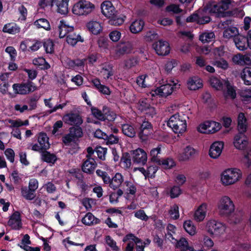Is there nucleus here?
<instances>
[{
  "instance_id": "9d476101",
  "label": "nucleus",
  "mask_w": 251,
  "mask_h": 251,
  "mask_svg": "<svg viewBox=\"0 0 251 251\" xmlns=\"http://www.w3.org/2000/svg\"><path fill=\"white\" fill-rule=\"evenodd\" d=\"M132 159L134 163L144 165L147 161V154L142 149L138 148L131 151Z\"/></svg>"
},
{
  "instance_id": "c756f323",
  "label": "nucleus",
  "mask_w": 251,
  "mask_h": 251,
  "mask_svg": "<svg viewBox=\"0 0 251 251\" xmlns=\"http://www.w3.org/2000/svg\"><path fill=\"white\" fill-rule=\"evenodd\" d=\"M66 41L69 44L74 46L78 42H83V39L80 35L76 34L73 31L70 32V34L67 35Z\"/></svg>"
},
{
  "instance_id": "6e6552de",
  "label": "nucleus",
  "mask_w": 251,
  "mask_h": 251,
  "mask_svg": "<svg viewBox=\"0 0 251 251\" xmlns=\"http://www.w3.org/2000/svg\"><path fill=\"white\" fill-rule=\"evenodd\" d=\"M206 227L208 233L216 236L223 234L226 230V226L223 224L213 220L207 222Z\"/></svg>"
},
{
  "instance_id": "774afa93",
  "label": "nucleus",
  "mask_w": 251,
  "mask_h": 251,
  "mask_svg": "<svg viewBox=\"0 0 251 251\" xmlns=\"http://www.w3.org/2000/svg\"><path fill=\"white\" fill-rule=\"evenodd\" d=\"M106 151V149L99 147L96 149L95 152L100 159L104 160H105Z\"/></svg>"
},
{
  "instance_id": "4d7b16f0",
  "label": "nucleus",
  "mask_w": 251,
  "mask_h": 251,
  "mask_svg": "<svg viewBox=\"0 0 251 251\" xmlns=\"http://www.w3.org/2000/svg\"><path fill=\"white\" fill-rule=\"evenodd\" d=\"M209 129H208V134L213 133L219 130L221 127L220 123L214 121H208Z\"/></svg>"
},
{
  "instance_id": "a18cd8bd",
  "label": "nucleus",
  "mask_w": 251,
  "mask_h": 251,
  "mask_svg": "<svg viewBox=\"0 0 251 251\" xmlns=\"http://www.w3.org/2000/svg\"><path fill=\"white\" fill-rule=\"evenodd\" d=\"M105 242L109 248L106 249L107 251H119V248L116 245V242L112 238L107 235L105 237Z\"/></svg>"
},
{
  "instance_id": "e433bc0d",
  "label": "nucleus",
  "mask_w": 251,
  "mask_h": 251,
  "mask_svg": "<svg viewBox=\"0 0 251 251\" xmlns=\"http://www.w3.org/2000/svg\"><path fill=\"white\" fill-rule=\"evenodd\" d=\"M242 79L246 85H251V68L246 67L240 74Z\"/></svg>"
},
{
  "instance_id": "f257e3e1",
  "label": "nucleus",
  "mask_w": 251,
  "mask_h": 251,
  "mask_svg": "<svg viewBox=\"0 0 251 251\" xmlns=\"http://www.w3.org/2000/svg\"><path fill=\"white\" fill-rule=\"evenodd\" d=\"M187 118L188 117L185 115L176 113L170 118L167 122V125L176 133H183L186 130Z\"/></svg>"
},
{
  "instance_id": "ddd939ff",
  "label": "nucleus",
  "mask_w": 251,
  "mask_h": 251,
  "mask_svg": "<svg viewBox=\"0 0 251 251\" xmlns=\"http://www.w3.org/2000/svg\"><path fill=\"white\" fill-rule=\"evenodd\" d=\"M224 146V144L223 142L218 141L213 143L209 149L210 156L214 159L218 158L222 153Z\"/></svg>"
},
{
  "instance_id": "338daca9",
  "label": "nucleus",
  "mask_w": 251,
  "mask_h": 251,
  "mask_svg": "<svg viewBox=\"0 0 251 251\" xmlns=\"http://www.w3.org/2000/svg\"><path fill=\"white\" fill-rule=\"evenodd\" d=\"M240 95L244 100H249L251 98V89H242L240 92Z\"/></svg>"
},
{
  "instance_id": "5701e85b",
  "label": "nucleus",
  "mask_w": 251,
  "mask_h": 251,
  "mask_svg": "<svg viewBox=\"0 0 251 251\" xmlns=\"http://www.w3.org/2000/svg\"><path fill=\"white\" fill-rule=\"evenodd\" d=\"M124 181L123 176L120 173H117L111 178L108 186L110 188L115 190L121 186Z\"/></svg>"
},
{
  "instance_id": "bf43d9fd",
  "label": "nucleus",
  "mask_w": 251,
  "mask_h": 251,
  "mask_svg": "<svg viewBox=\"0 0 251 251\" xmlns=\"http://www.w3.org/2000/svg\"><path fill=\"white\" fill-rule=\"evenodd\" d=\"M245 55L238 53L233 56L231 60L236 65H244Z\"/></svg>"
},
{
  "instance_id": "1a4fd4ad",
  "label": "nucleus",
  "mask_w": 251,
  "mask_h": 251,
  "mask_svg": "<svg viewBox=\"0 0 251 251\" xmlns=\"http://www.w3.org/2000/svg\"><path fill=\"white\" fill-rule=\"evenodd\" d=\"M92 112L96 118L101 121H104L106 119L108 121H113L116 118L115 114L110 111L109 108L105 106L103 107L102 111L94 108L92 109Z\"/></svg>"
},
{
  "instance_id": "37998d69",
  "label": "nucleus",
  "mask_w": 251,
  "mask_h": 251,
  "mask_svg": "<svg viewBox=\"0 0 251 251\" xmlns=\"http://www.w3.org/2000/svg\"><path fill=\"white\" fill-rule=\"evenodd\" d=\"M183 227L185 230L190 235H194L197 232L196 226L190 220H187L184 222Z\"/></svg>"
},
{
  "instance_id": "e2e57ef3",
  "label": "nucleus",
  "mask_w": 251,
  "mask_h": 251,
  "mask_svg": "<svg viewBox=\"0 0 251 251\" xmlns=\"http://www.w3.org/2000/svg\"><path fill=\"white\" fill-rule=\"evenodd\" d=\"M161 148L158 146L157 148L152 149L150 152L151 156V161L156 162H160V160L157 158V155L160 153Z\"/></svg>"
},
{
  "instance_id": "8fccbe9b",
  "label": "nucleus",
  "mask_w": 251,
  "mask_h": 251,
  "mask_svg": "<svg viewBox=\"0 0 251 251\" xmlns=\"http://www.w3.org/2000/svg\"><path fill=\"white\" fill-rule=\"evenodd\" d=\"M212 64L214 66L224 70H227L229 67L228 62L223 58L213 61Z\"/></svg>"
},
{
  "instance_id": "a878e982",
  "label": "nucleus",
  "mask_w": 251,
  "mask_h": 251,
  "mask_svg": "<svg viewBox=\"0 0 251 251\" xmlns=\"http://www.w3.org/2000/svg\"><path fill=\"white\" fill-rule=\"evenodd\" d=\"M197 153V151L191 146L186 147L180 155V159L183 161L188 160L195 156Z\"/></svg>"
},
{
  "instance_id": "c03bdc74",
  "label": "nucleus",
  "mask_w": 251,
  "mask_h": 251,
  "mask_svg": "<svg viewBox=\"0 0 251 251\" xmlns=\"http://www.w3.org/2000/svg\"><path fill=\"white\" fill-rule=\"evenodd\" d=\"M215 34L213 32H204L200 35V40L202 43H208L213 41L215 39Z\"/></svg>"
},
{
  "instance_id": "7ed1b4c3",
  "label": "nucleus",
  "mask_w": 251,
  "mask_h": 251,
  "mask_svg": "<svg viewBox=\"0 0 251 251\" xmlns=\"http://www.w3.org/2000/svg\"><path fill=\"white\" fill-rule=\"evenodd\" d=\"M241 170L237 168H230L224 171L221 175V182L224 186L232 185L242 177Z\"/></svg>"
},
{
  "instance_id": "9b49d317",
  "label": "nucleus",
  "mask_w": 251,
  "mask_h": 251,
  "mask_svg": "<svg viewBox=\"0 0 251 251\" xmlns=\"http://www.w3.org/2000/svg\"><path fill=\"white\" fill-rule=\"evenodd\" d=\"M153 48L159 55H166L170 51L169 43L165 41L159 40L153 44Z\"/></svg>"
},
{
  "instance_id": "ea45409f",
  "label": "nucleus",
  "mask_w": 251,
  "mask_h": 251,
  "mask_svg": "<svg viewBox=\"0 0 251 251\" xmlns=\"http://www.w3.org/2000/svg\"><path fill=\"white\" fill-rule=\"evenodd\" d=\"M100 220L96 218L91 213H88L82 219V222L88 226L96 224L99 222Z\"/></svg>"
},
{
  "instance_id": "052dcab7",
  "label": "nucleus",
  "mask_w": 251,
  "mask_h": 251,
  "mask_svg": "<svg viewBox=\"0 0 251 251\" xmlns=\"http://www.w3.org/2000/svg\"><path fill=\"white\" fill-rule=\"evenodd\" d=\"M45 50L47 53H52L54 51L53 42L50 39L45 40L43 43Z\"/></svg>"
},
{
  "instance_id": "423d86ee",
  "label": "nucleus",
  "mask_w": 251,
  "mask_h": 251,
  "mask_svg": "<svg viewBox=\"0 0 251 251\" xmlns=\"http://www.w3.org/2000/svg\"><path fill=\"white\" fill-rule=\"evenodd\" d=\"M171 83H167L160 87L157 88L154 90H152L151 92V95L152 96H159L162 97H166L168 96L171 95L175 88L177 84V80L176 81L175 80L171 81Z\"/></svg>"
},
{
  "instance_id": "603ef678",
  "label": "nucleus",
  "mask_w": 251,
  "mask_h": 251,
  "mask_svg": "<svg viewBox=\"0 0 251 251\" xmlns=\"http://www.w3.org/2000/svg\"><path fill=\"white\" fill-rule=\"evenodd\" d=\"M109 19V24L116 26L121 25L124 21V20L122 18L119 17L117 15V13L114 14L112 17H110Z\"/></svg>"
},
{
  "instance_id": "2eb2a0df",
  "label": "nucleus",
  "mask_w": 251,
  "mask_h": 251,
  "mask_svg": "<svg viewBox=\"0 0 251 251\" xmlns=\"http://www.w3.org/2000/svg\"><path fill=\"white\" fill-rule=\"evenodd\" d=\"M133 49L132 42L127 41L121 43L118 47L116 51V55L120 56L125 54H128L131 52Z\"/></svg>"
},
{
  "instance_id": "09e8293b",
  "label": "nucleus",
  "mask_w": 251,
  "mask_h": 251,
  "mask_svg": "<svg viewBox=\"0 0 251 251\" xmlns=\"http://www.w3.org/2000/svg\"><path fill=\"white\" fill-rule=\"evenodd\" d=\"M34 24L38 28H43L46 30H48L50 28L49 22L45 19H38L34 22Z\"/></svg>"
},
{
  "instance_id": "72a5a7b5",
  "label": "nucleus",
  "mask_w": 251,
  "mask_h": 251,
  "mask_svg": "<svg viewBox=\"0 0 251 251\" xmlns=\"http://www.w3.org/2000/svg\"><path fill=\"white\" fill-rule=\"evenodd\" d=\"M2 31L5 33L15 34L20 32V28L15 23H10L4 25Z\"/></svg>"
},
{
  "instance_id": "cd10ccee",
  "label": "nucleus",
  "mask_w": 251,
  "mask_h": 251,
  "mask_svg": "<svg viewBox=\"0 0 251 251\" xmlns=\"http://www.w3.org/2000/svg\"><path fill=\"white\" fill-rule=\"evenodd\" d=\"M91 82L95 88L101 93L107 95L110 94L111 92L109 88L104 85H102L98 78H94L91 80Z\"/></svg>"
},
{
  "instance_id": "f3484780",
  "label": "nucleus",
  "mask_w": 251,
  "mask_h": 251,
  "mask_svg": "<svg viewBox=\"0 0 251 251\" xmlns=\"http://www.w3.org/2000/svg\"><path fill=\"white\" fill-rule=\"evenodd\" d=\"M8 225L13 229H20L22 226L20 214L19 212H15L10 217Z\"/></svg>"
},
{
  "instance_id": "5fc2aeb1",
  "label": "nucleus",
  "mask_w": 251,
  "mask_h": 251,
  "mask_svg": "<svg viewBox=\"0 0 251 251\" xmlns=\"http://www.w3.org/2000/svg\"><path fill=\"white\" fill-rule=\"evenodd\" d=\"M169 213L172 219L174 220L178 219L179 217V207L178 205L176 204L173 205L171 207Z\"/></svg>"
},
{
  "instance_id": "412c9836",
  "label": "nucleus",
  "mask_w": 251,
  "mask_h": 251,
  "mask_svg": "<svg viewBox=\"0 0 251 251\" xmlns=\"http://www.w3.org/2000/svg\"><path fill=\"white\" fill-rule=\"evenodd\" d=\"M101 9L102 13L108 18L112 17L117 13L111 2L109 1L103 2L101 4Z\"/></svg>"
},
{
  "instance_id": "3c124183",
  "label": "nucleus",
  "mask_w": 251,
  "mask_h": 251,
  "mask_svg": "<svg viewBox=\"0 0 251 251\" xmlns=\"http://www.w3.org/2000/svg\"><path fill=\"white\" fill-rule=\"evenodd\" d=\"M69 133L73 137H75L77 140L79 138L82 137L83 135L82 130L80 127H72L69 129Z\"/></svg>"
},
{
  "instance_id": "4468645a",
  "label": "nucleus",
  "mask_w": 251,
  "mask_h": 251,
  "mask_svg": "<svg viewBox=\"0 0 251 251\" xmlns=\"http://www.w3.org/2000/svg\"><path fill=\"white\" fill-rule=\"evenodd\" d=\"M208 211V204L206 203H202L199 205L195 212L194 218L197 222L202 221L206 216Z\"/></svg>"
},
{
  "instance_id": "2f4dec72",
  "label": "nucleus",
  "mask_w": 251,
  "mask_h": 251,
  "mask_svg": "<svg viewBox=\"0 0 251 251\" xmlns=\"http://www.w3.org/2000/svg\"><path fill=\"white\" fill-rule=\"evenodd\" d=\"M239 34L238 29L236 27L231 26L225 28L223 31V37L224 38L229 39L231 38H235Z\"/></svg>"
},
{
  "instance_id": "0eeeda50",
  "label": "nucleus",
  "mask_w": 251,
  "mask_h": 251,
  "mask_svg": "<svg viewBox=\"0 0 251 251\" xmlns=\"http://www.w3.org/2000/svg\"><path fill=\"white\" fill-rule=\"evenodd\" d=\"M12 88L15 94L20 95H26L37 89L34 84L29 81L25 83H15L12 85Z\"/></svg>"
},
{
  "instance_id": "864d4df0",
  "label": "nucleus",
  "mask_w": 251,
  "mask_h": 251,
  "mask_svg": "<svg viewBox=\"0 0 251 251\" xmlns=\"http://www.w3.org/2000/svg\"><path fill=\"white\" fill-rule=\"evenodd\" d=\"M96 174L102 179L105 184L109 185L111 177L107 173L98 169L96 171Z\"/></svg>"
},
{
  "instance_id": "6ab92c4d",
  "label": "nucleus",
  "mask_w": 251,
  "mask_h": 251,
  "mask_svg": "<svg viewBox=\"0 0 251 251\" xmlns=\"http://www.w3.org/2000/svg\"><path fill=\"white\" fill-rule=\"evenodd\" d=\"M97 166V164L94 158H86L82 164L81 169L83 172L91 174L93 173Z\"/></svg>"
},
{
  "instance_id": "4c0bfd02",
  "label": "nucleus",
  "mask_w": 251,
  "mask_h": 251,
  "mask_svg": "<svg viewBox=\"0 0 251 251\" xmlns=\"http://www.w3.org/2000/svg\"><path fill=\"white\" fill-rule=\"evenodd\" d=\"M38 142L44 151L48 150L50 147V144L49 142V138L45 133H40Z\"/></svg>"
},
{
  "instance_id": "69168bd1",
  "label": "nucleus",
  "mask_w": 251,
  "mask_h": 251,
  "mask_svg": "<svg viewBox=\"0 0 251 251\" xmlns=\"http://www.w3.org/2000/svg\"><path fill=\"white\" fill-rule=\"evenodd\" d=\"M159 164H161L165 169H170L175 166V162L171 158H167L160 160Z\"/></svg>"
},
{
  "instance_id": "a19ab883",
  "label": "nucleus",
  "mask_w": 251,
  "mask_h": 251,
  "mask_svg": "<svg viewBox=\"0 0 251 251\" xmlns=\"http://www.w3.org/2000/svg\"><path fill=\"white\" fill-rule=\"evenodd\" d=\"M226 80H221L216 77H211L210 78V83L211 86L217 90H222L224 87V81Z\"/></svg>"
},
{
  "instance_id": "4be33fe9",
  "label": "nucleus",
  "mask_w": 251,
  "mask_h": 251,
  "mask_svg": "<svg viewBox=\"0 0 251 251\" xmlns=\"http://www.w3.org/2000/svg\"><path fill=\"white\" fill-rule=\"evenodd\" d=\"M202 80L198 76L190 77L187 81V87L190 90L195 91L202 88Z\"/></svg>"
},
{
  "instance_id": "49530a36",
  "label": "nucleus",
  "mask_w": 251,
  "mask_h": 251,
  "mask_svg": "<svg viewBox=\"0 0 251 251\" xmlns=\"http://www.w3.org/2000/svg\"><path fill=\"white\" fill-rule=\"evenodd\" d=\"M21 194L22 196L27 200H32L36 196L34 191L25 187L21 188Z\"/></svg>"
},
{
  "instance_id": "f03ea898",
  "label": "nucleus",
  "mask_w": 251,
  "mask_h": 251,
  "mask_svg": "<svg viewBox=\"0 0 251 251\" xmlns=\"http://www.w3.org/2000/svg\"><path fill=\"white\" fill-rule=\"evenodd\" d=\"M231 2V0H222L218 2H211L206 5V10L218 17H224L226 16L225 11L229 9Z\"/></svg>"
},
{
  "instance_id": "20e7f679",
  "label": "nucleus",
  "mask_w": 251,
  "mask_h": 251,
  "mask_svg": "<svg viewBox=\"0 0 251 251\" xmlns=\"http://www.w3.org/2000/svg\"><path fill=\"white\" fill-rule=\"evenodd\" d=\"M217 209L221 216L227 217L234 212L235 205L229 197L224 196L218 201Z\"/></svg>"
},
{
  "instance_id": "a211bd4d",
  "label": "nucleus",
  "mask_w": 251,
  "mask_h": 251,
  "mask_svg": "<svg viewBox=\"0 0 251 251\" xmlns=\"http://www.w3.org/2000/svg\"><path fill=\"white\" fill-rule=\"evenodd\" d=\"M64 122L70 125H80L82 123L81 117L75 113H69L66 114L63 117Z\"/></svg>"
},
{
  "instance_id": "dca6fc26",
  "label": "nucleus",
  "mask_w": 251,
  "mask_h": 251,
  "mask_svg": "<svg viewBox=\"0 0 251 251\" xmlns=\"http://www.w3.org/2000/svg\"><path fill=\"white\" fill-rule=\"evenodd\" d=\"M248 144L247 137L245 136L242 132L236 135L234 138V146L238 150L244 149Z\"/></svg>"
},
{
  "instance_id": "39448f33",
  "label": "nucleus",
  "mask_w": 251,
  "mask_h": 251,
  "mask_svg": "<svg viewBox=\"0 0 251 251\" xmlns=\"http://www.w3.org/2000/svg\"><path fill=\"white\" fill-rule=\"evenodd\" d=\"M95 7V5L90 1L80 0L74 5L72 11L77 15H87L93 12Z\"/></svg>"
},
{
  "instance_id": "58836bf2",
  "label": "nucleus",
  "mask_w": 251,
  "mask_h": 251,
  "mask_svg": "<svg viewBox=\"0 0 251 251\" xmlns=\"http://www.w3.org/2000/svg\"><path fill=\"white\" fill-rule=\"evenodd\" d=\"M41 159L48 163L54 164L57 160L56 156L46 151H42L41 153Z\"/></svg>"
},
{
  "instance_id": "13d9d810",
  "label": "nucleus",
  "mask_w": 251,
  "mask_h": 251,
  "mask_svg": "<svg viewBox=\"0 0 251 251\" xmlns=\"http://www.w3.org/2000/svg\"><path fill=\"white\" fill-rule=\"evenodd\" d=\"M124 194L123 191L121 189H118L116 192H112L109 196L110 201L111 203L117 202L118 199Z\"/></svg>"
},
{
  "instance_id": "de8ad7c7",
  "label": "nucleus",
  "mask_w": 251,
  "mask_h": 251,
  "mask_svg": "<svg viewBox=\"0 0 251 251\" xmlns=\"http://www.w3.org/2000/svg\"><path fill=\"white\" fill-rule=\"evenodd\" d=\"M224 82V87L226 88V96L231 98L232 99L235 98L236 93L235 90L233 87L230 85L228 80H225Z\"/></svg>"
},
{
  "instance_id": "aec40b11",
  "label": "nucleus",
  "mask_w": 251,
  "mask_h": 251,
  "mask_svg": "<svg viewBox=\"0 0 251 251\" xmlns=\"http://www.w3.org/2000/svg\"><path fill=\"white\" fill-rule=\"evenodd\" d=\"M58 30L59 37L62 38L65 36L67 37V35L70 34V32L73 31L74 27L70 26L65 21L61 20L58 25Z\"/></svg>"
},
{
  "instance_id": "f704fd0d",
  "label": "nucleus",
  "mask_w": 251,
  "mask_h": 251,
  "mask_svg": "<svg viewBox=\"0 0 251 251\" xmlns=\"http://www.w3.org/2000/svg\"><path fill=\"white\" fill-rule=\"evenodd\" d=\"M138 108L141 111H146L149 110L151 113V115L155 114V109L150 106V105L147 102V100H140L138 103Z\"/></svg>"
},
{
  "instance_id": "393cba45",
  "label": "nucleus",
  "mask_w": 251,
  "mask_h": 251,
  "mask_svg": "<svg viewBox=\"0 0 251 251\" xmlns=\"http://www.w3.org/2000/svg\"><path fill=\"white\" fill-rule=\"evenodd\" d=\"M69 0H55L54 4L56 5V11L62 14L66 15L68 13V2Z\"/></svg>"
},
{
  "instance_id": "c9c22d12",
  "label": "nucleus",
  "mask_w": 251,
  "mask_h": 251,
  "mask_svg": "<svg viewBox=\"0 0 251 251\" xmlns=\"http://www.w3.org/2000/svg\"><path fill=\"white\" fill-rule=\"evenodd\" d=\"M100 73L104 79H108L114 74L113 67L108 64H102Z\"/></svg>"
},
{
  "instance_id": "f8f14e48",
  "label": "nucleus",
  "mask_w": 251,
  "mask_h": 251,
  "mask_svg": "<svg viewBox=\"0 0 251 251\" xmlns=\"http://www.w3.org/2000/svg\"><path fill=\"white\" fill-rule=\"evenodd\" d=\"M152 126L148 121H144L141 125L139 137L142 141H146L149 135L152 133Z\"/></svg>"
},
{
  "instance_id": "680f3d73",
  "label": "nucleus",
  "mask_w": 251,
  "mask_h": 251,
  "mask_svg": "<svg viewBox=\"0 0 251 251\" xmlns=\"http://www.w3.org/2000/svg\"><path fill=\"white\" fill-rule=\"evenodd\" d=\"M124 185L126 187V191L128 194L131 195H134L135 194L136 188L132 182L126 180L124 182Z\"/></svg>"
},
{
  "instance_id": "c85d7f7f",
  "label": "nucleus",
  "mask_w": 251,
  "mask_h": 251,
  "mask_svg": "<svg viewBox=\"0 0 251 251\" xmlns=\"http://www.w3.org/2000/svg\"><path fill=\"white\" fill-rule=\"evenodd\" d=\"M89 30L94 34H98L102 30L101 24L97 21H90L87 24Z\"/></svg>"
},
{
  "instance_id": "0e129e2a",
  "label": "nucleus",
  "mask_w": 251,
  "mask_h": 251,
  "mask_svg": "<svg viewBox=\"0 0 251 251\" xmlns=\"http://www.w3.org/2000/svg\"><path fill=\"white\" fill-rule=\"evenodd\" d=\"M228 13L230 16L239 18H242L245 15L244 11L241 8H235Z\"/></svg>"
},
{
  "instance_id": "b1692460",
  "label": "nucleus",
  "mask_w": 251,
  "mask_h": 251,
  "mask_svg": "<svg viewBox=\"0 0 251 251\" xmlns=\"http://www.w3.org/2000/svg\"><path fill=\"white\" fill-rule=\"evenodd\" d=\"M128 240H132L134 241L135 244H136V251H144V248L146 245L145 242H143L142 240L135 236L132 234H127L123 239L124 242H126Z\"/></svg>"
},
{
  "instance_id": "6e6d98bb",
  "label": "nucleus",
  "mask_w": 251,
  "mask_h": 251,
  "mask_svg": "<svg viewBox=\"0 0 251 251\" xmlns=\"http://www.w3.org/2000/svg\"><path fill=\"white\" fill-rule=\"evenodd\" d=\"M40 98V96L38 94H34L30 97L28 102L29 105V110L34 109L37 107V102Z\"/></svg>"
},
{
  "instance_id": "bb28decb",
  "label": "nucleus",
  "mask_w": 251,
  "mask_h": 251,
  "mask_svg": "<svg viewBox=\"0 0 251 251\" xmlns=\"http://www.w3.org/2000/svg\"><path fill=\"white\" fill-rule=\"evenodd\" d=\"M247 39L242 35H238L234 38V42L236 48L240 50H245L248 49Z\"/></svg>"
},
{
  "instance_id": "473e14b6",
  "label": "nucleus",
  "mask_w": 251,
  "mask_h": 251,
  "mask_svg": "<svg viewBox=\"0 0 251 251\" xmlns=\"http://www.w3.org/2000/svg\"><path fill=\"white\" fill-rule=\"evenodd\" d=\"M122 132L127 137L133 138L135 136L136 130L134 126L131 125L126 124L122 126Z\"/></svg>"
},
{
  "instance_id": "79ce46f5",
  "label": "nucleus",
  "mask_w": 251,
  "mask_h": 251,
  "mask_svg": "<svg viewBox=\"0 0 251 251\" xmlns=\"http://www.w3.org/2000/svg\"><path fill=\"white\" fill-rule=\"evenodd\" d=\"M247 127V121L244 114L243 113H240L238 117V128L241 132L246 131Z\"/></svg>"
},
{
  "instance_id": "7c9ffc66",
  "label": "nucleus",
  "mask_w": 251,
  "mask_h": 251,
  "mask_svg": "<svg viewBox=\"0 0 251 251\" xmlns=\"http://www.w3.org/2000/svg\"><path fill=\"white\" fill-rule=\"evenodd\" d=\"M144 24V22L142 20H135L131 23L130 30L132 33H137L142 30Z\"/></svg>"
}]
</instances>
